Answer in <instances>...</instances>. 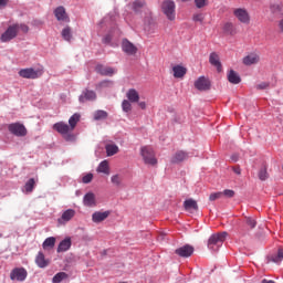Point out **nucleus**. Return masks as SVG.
Masks as SVG:
<instances>
[{
    "label": "nucleus",
    "instance_id": "obj_29",
    "mask_svg": "<svg viewBox=\"0 0 283 283\" xmlns=\"http://www.w3.org/2000/svg\"><path fill=\"white\" fill-rule=\"evenodd\" d=\"M105 150L107 156H116L120 151V148H118V145L116 144H106Z\"/></svg>",
    "mask_w": 283,
    "mask_h": 283
},
{
    "label": "nucleus",
    "instance_id": "obj_3",
    "mask_svg": "<svg viewBox=\"0 0 283 283\" xmlns=\"http://www.w3.org/2000/svg\"><path fill=\"white\" fill-rule=\"evenodd\" d=\"M161 12H164L168 21H176V2L172 0H165L161 3Z\"/></svg>",
    "mask_w": 283,
    "mask_h": 283
},
{
    "label": "nucleus",
    "instance_id": "obj_44",
    "mask_svg": "<svg viewBox=\"0 0 283 283\" xmlns=\"http://www.w3.org/2000/svg\"><path fill=\"white\" fill-rule=\"evenodd\" d=\"M111 181L113 182V185L120 187V185H123V177H120V175H115L111 178Z\"/></svg>",
    "mask_w": 283,
    "mask_h": 283
},
{
    "label": "nucleus",
    "instance_id": "obj_30",
    "mask_svg": "<svg viewBox=\"0 0 283 283\" xmlns=\"http://www.w3.org/2000/svg\"><path fill=\"white\" fill-rule=\"evenodd\" d=\"M223 32L226 34H230V36H234V34H238V31H235V27L231 22H227L223 24Z\"/></svg>",
    "mask_w": 283,
    "mask_h": 283
},
{
    "label": "nucleus",
    "instance_id": "obj_55",
    "mask_svg": "<svg viewBox=\"0 0 283 283\" xmlns=\"http://www.w3.org/2000/svg\"><path fill=\"white\" fill-rule=\"evenodd\" d=\"M8 6V0H0V8Z\"/></svg>",
    "mask_w": 283,
    "mask_h": 283
},
{
    "label": "nucleus",
    "instance_id": "obj_6",
    "mask_svg": "<svg viewBox=\"0 0 283 283\" xmlns=\"http://www.w3.org/2000/svg\"><path fill=\"white\" fill-rule=\"evenodd\" d=\"M19 76L22 78H39L43 76L42 70H34V69H22L19 71Z\"/></svg>",
    "mask_w": 283,
    "mask_h": 283
},
{
    "label": "nucleus",
    "instance_id": "obj_41",
    "mask_svg": "<svg viewBox=\"0 0 283 283\" xmlns=\"http://www.w3.org/2000/svg\"><path fill=\"white\" fill-rule=\"evenodd\" d=\"M140 8H145V1H140V0H135L133 2V10L135 12H138V10H140Z\"/></svg>",
    "mask_w": 283,
    "mask_h": 283
},
{
    "label": "nucleus",
    "instance_id": "obj_21",
    "mask_svg": "<svg viewBox=\"0 0 283 283\" xmlns=\"http://www.w3.org/2000/svg\"><path fill=\"white\" fill-rule=\"evenodd\" d=\"M72 248V239L66 238L62 240L57 247V253H65V251H70Z\"/></svg>",
    "mask_w": 283,
    "mask_h": 283
},
{
    "label": "nucleus",
    "instance_id": "obj_52",
    "mask_svg": "<svg viewBox=\"0 0 283 283\" xmlns=\"http://www.w3.org/2000/svg\"><path fill=\"white\" fill-rule=\"evenodd\" d=\"M103 43H112V35L107 34L104 39H103Z\"/></svg>",
    "mask_w": 283,
    "mask_h": 283
},
{
    "label": "nucleus",
    "instance_id": "obj_45",
    "mask_svg": "<svg viewBox=\"0 0 283 283\" xmlns=\"http://www.w3.org/2000/svg\"><path fill=\"white\" fill-rule=\"evenodd\" d=\"M192 21H195L196 23H202V21H205V14L203 13H195L192 15Z\"/></svg>",
    "mask_w": 283,
    "mask_h": 283
},
{
    "label": "nucleus",
    "instance_id": "obj_32",
    "mask_svg": "<svg viewBox=\"0 0 283 283\" xmlns=\"http://www.w3.org/2000/svg\"><path fill=\"white\" fill-rule=\"evenodd\" d=\"M98 174H105L106 176H109V163L107 160H103L98 167H97Z\"/></svg>",
    "mask_w": 283,
    "mask_h": 283
},
{
    "label": "nucleus",
    "instance_id": "obj_31",
    "mask_svg": "<svg viewBox=\"0 0 283 283\" xmlns=\"http://www.w3.org/2000/svg\"><path fill=\"white\" fill-rule=\"evenodd\" d=\"M78 120H81V114L75 113L69 119V127L74 132L76 125H78Z\"/></svg>",
    "mask_w": 283,
    "mask_h": 283
},
{
    "label": "nucleus",
    "instance_id": "obj_15",
    "mask_svg": "<svg viewBox=\"0 0 283 283\" xmlns=\"http://www.w3.org/2000/svg\"><path fill=\"white\" fill-rule=\"evenodd\" d=\"M53 129L57 132V134H61L62 136H66V134H70V132H73L70 127V125L59 122L53 125Z\"/></svg>",
    "mask_w": 283,
    "mask_h": 283
},
{
    "label": "nucleus",
    "instance_id": "obj_9",
    "mask_svg": "<svg viewBox=\"0 0 283 283\" xmlns=\"http://www.w3.org/2000/svg\"><path fill=\"white\" fill-rule=\"evenodd\" d=\"M195 87L199 92H207L211 90V81L205 76H200L196 82H195Z\"/></svg>",
    "mask_w": 283,
    "mask_h": 283
},
{
    "label": "nucleus",
    "instance_id": "obj_24",
    "mask_svg": "<svg viewBox=\"0 0 283 283\" xmlns=\"http://www.w3.org/2000/svg\"><path fill=\"white\" fill-rule=\"evenodd\" d=\"M126 98H128L130 103H138L140 101V95L136 88H129L126 93Z\"/></svg>",
    "mask_w": 283,
    "mask_h": 283
},
{
    "label": "nucleus",
    "instance_id": "obj_14",
    "mask_svg": "<svg viewBox=\"0 0 283 283\" xmlns=\"http://www.w3.org/2000/svg\"><path fill=\"white\" fill-rule=\"evenodd\" d=\"M122 50L128 56H134V54L138 52V48H136V45H134L129 40H123Z\"/></svg>",
    "mask_w": 283,
    "mask_h": 283
},
{
    "label": "nucleus",
    "instance_id": "obj_42",
    "mask_svg": "<svg viewBox=\"0 0 283 283\" xmlns=\"http://www.w3.org/2000/svg\"><path fill=\"white\" fill-rule=\"evenodd\" d=\"M122 109H123V112H126V113H128V112H130L132 111V102L128 99H124L123 102H122Z\"/></svg>",
    "mask_w": 283,
    "mask_h": 283
},
{
    "label": "nucleus",
    "instance_id": "obj_35",
    "mask_svg": "<svg viewBox=\"0 0 283 283\" xmlns=\"http://www.w3.org/2000/svg\"><path fill=\"white\" fill-rule=\"evenodd\" d=\"M70 277V275H67V273L65 272H59L56 273L53 279H52V282L53 283H61L63 282V280H67Z\"/></svg>",
    "mask_w": 283,
    "mask_h": 283
},
{
    "label": "nucleus",
    "instance_id": "obj_22",
    "mask_svg": "<svg viewBox=\"0 0 283 283\" xmlns=\"http://www.w3.org/2000/svg\"><path fill=\"white\" fill-rule=\"evenodd\" d=\"M85 207H96V196L94 192H87L83 199Z\"/></svg>",
    "mask_w": 283,
    "mask_h": 283
},
{
    "label": "nucleus",
    "instance_id": "obj_1",
    "mask_svg": "<svg viewBox=\"0 0 283 283\" xmlns=\"http://www.w3.org/2000/svg\"><path fill=\"white\" fill-rule=\"evenodd\" d=\"M227 232H220L217 234H212L208 240V249L210 251H218L222 244H224V240H227Z\"/></svg>",
    "mask_w": 283,
    "mask_h": 283
},
{
    "label": "nucleus",
    "instance_id": "obj_47",
    "mask_svg": "<svg viewBox=\"0 0 283 283\" xmlns=\"http://www.w3.org/2000/svg\"><path fill=\"white\" fill-rule=\"evenodd\" d=\"M221 193L222 196H226V198H233V196H235V191L231 189H226Z\"/></svg>",
    "mask_w": 283,
    "mask_h": 283
},
{
    "label": "nucleus",
    "instance_id": "obj_49",
    "mask_svg": "<svg viewBox=\"0 0 283 283\" xmlns=\"http://www.w3.org/2000/svg\"><path fill=\"white\" fill-rule=\"evenodd\" d=\"M271 84L268 82H261L260 84L256 85V90H269V86Z\"/></svg>",
    "mask_w": 283,
    "mask_h": 283
},
{
    "label": "nucleus",
    "instance_id": "obj_18",
    "mask_svg": "<svg viewBox=\"0 0 283 283\" xmlns=\"http://www.w3.org/2000/svg\"><path fill=\"white\" fill-rule=\"evenodd\" d=\"M109 218V211H96L92 214V221L95 222V224H99V222H104V220H107Z\"/></svg>",
    "mask_w": 283,
    "mask_h": 283
},
{
    "label": "nucleus",
    "instance_id": "obj_33",
    "mask_svg": "<svg viewBox=\"0 0 283 283\" xmlns=\"http://www.w3.org/2000/svg\"><path fill=\"white\" fill-rule=\"evenodd\" d=\"M54 244H56V238L54 237H49L44 240V242L42 243V248L44 250L48 249H54Z\"/></svg>",
    "mask_w": 283,
    "mask_h": 283
},
{
    "label": "nucleus",
    "instance_id": "obj_19",
    "mask_svg": "<svg viewBox=\"0 0 283 283\" xmlns=\"http://www.w3.org/2000/svg\"><path fill=\"white\" fill-rule=\"evenodd\" d=\"M186 74H187V67L180 64L172 66V75L175 78H185Z\"/></svg>",
    "mask_w": 283,
    "mask_h": 283
},
{
    "label": "nucleus",
    "instance_id": "obj_17",
    "mask_svg": "<svg viewBox=\"0 0 283 283\" xmlns=\"http://www.w3.org/2000/svg\"><path fill=\"white\" fill-rule=\"evenodd\" d=\"M35 264L36 266H39V269H45L50 266V260L45 259V254H43V252L40 251L35 256Z\"/></svg>",
    "mask_w": 283,
    "mask_h": 283
},
{
    "label": "nucleus",
    "instance_id": "obj_51",
    "mask_svg": "<svg viewBox=\"0 0 283 283\" xmlns=\"http://www.w3.org/2000/svg\"><path fill=\"white\" fill-rule=\"evenodd\" d=\"M109 85H112V82L109 81H103L99 83V87H109Z\"/></svg>",
    "mask_w": 283,
    "mask_h": 283
},
{
    "label": "nucleus",
    "instance_id": "obj_39",
    "mask_svg": "<svg viewBox=\"0 0 283 283\" xmlns=\"http://www.w3.org/2000/svg\"><path fill=\"white\" fill-rule=\"evenodd\" d=\"M107 118V112L105 111H97L94 114V119L95 120H105Z\"/></svg>",
    "mask_w": 283,
    "mask_h": 283
},
{
    "label": "nucleus",
    "instance_id": "obj_50",
    "mask_svg": "<svg viewBox=\"0 0 283 283\" xmlns=\"http://www.w3.org/2000/svg\"><path fill=\"white\" fill-rule=\"evenodd\" d=\"M19 30L24 32V34H28V32H30V27H28L27 24H19Z\"/></svg>",
    "mask_w": 283,
    "mask_h": 283
},
{
    "label": "nucleus",
    "instance_id": "obj_48",
    "mask_svg": "<svg viewBox=\"0 0 283 283\" xmlns=\"http://www.w3.org/2000/svg\"><path fill=\"white\" fill-rule=\"evenodd\" d=\"M222 198V192H212L209 197V200L213 202L214 200H218Z\"/></svg>",
    "mask_w": 283,
    "mask_h": 283
},
{
    "label": "nucleus",
    "instance_id": "obj_36",
    "mask_svg": "<svg viewBox=\"0 0 283 283\" xmlns=\"http://www.w3.org/2000/svg\"><path fill=\"white\" fill-rule=\"evenodd\" d=\"M62 38L64 39V41H67L70 43V41H72V28L65 27L62 30Z\"/></svg>",
    "mask_w": 283,
    "mask_h": 283
},
{
    "label": "nucleus",
    "instance_id": "obj_43",
    "mask_svg": "<svg viewBox=\"0 0 283 283\" xmlns=\"http://www.w3.org/2000/svg\"><path fill=\"white\" fill-rule=\"evenodd\" d=\"M245 224L250 227V229H255V227H258V222L251 217H245Z\"/></svg>",
    "mask_w": 283,
    "mask_h": 283
},
{
    "label": "nucleus",
    "instance_id": "obj_8",
    "mask_svg": "<svg viewBox=\"0 0 283 283\" xmlns=\"http://www.w3.org/2000/svg\"><path fill=\"white\" fill-rule=\"evenodd\" d=\"M8 129L10 134H13V136H25L28 134V129H25V126L20 123H13L8 126Z\"/></svg>",
    "mask_w": 283,
    "mask_h": 283
},
{
    "label": "nucleus",
    "instance_id": "obj_25",
    "mask_svg": "<svg viewBox=\"0 0 283 283\" xmlns=\"http://www.w3.org/2000/svg\"><path fill=\"white\" fill-rule=\"evenodd\" d=\"M96 72L98 74H102V76H112V74H114V69L109 66H103V64H98L96 66Z\"/></svg>",
    "mask_w": 283,
    "mask_h": 283
},
{
    "label": "nucleus",
    "instance_id": "obj_5",
    "mask_svg": "<svg viewBox=\"0 0 283 283\" xmlns=\"http://www.w3.org/2000/svg\"><path fill=\"white\" fill-rule=\"evenodd\" d=\"M233 15L235 17V19H238L240 23H243L244 25H249V23H251V15L245 8L234 9Z\"/></svg>",
    "mask_w": 283,
    "mask_h": 283
},
{
    "label": "nucleus",
    "instance_id": "obj_13",
    "mask_svg": "<svg viewBox=\"0 0 283 283\" xmlns=\"http://www.w3.org/2000/svg\"><path fill=\"white\" fill-rule=\"evenodd\" d=\"M54 17L57 21H61L62 23H70V15H67V12L65 11V7H57L54 10Z\"/></svg>",
    "mask_w": 283,
    "mask_h": 283
},
{
    "label": "nucleus",
    "instance_id": "obj_53",
    "mask_svg": "<svg viewBox=\"0 0 283 283\" xmlns=\"http://www.w3.org/2000/svg\"><path fill=\"white\" fill-rule=\"evenodd\" d=\"M233 171H234V174H237V176H240V174H242V170L240 169L239 166L234 167Z\"/></svg>",
    "mask_w": 283,
    "mask_h": 283
},
{
    "label": "nucleus",
    "instance_id": "obj_7",
    "mask_svg": "<svg viewBox=\"0 0 283 283\" xmlns=\"http://www.w3.org/2000/svg\"><path fill=\"white\" fill-rule=\"evenodd\" d=\"M28 277V271L24 268H15L10 273V280L17 282H24V280Z\"/></svg>",
    "mask_w": 283,
    "mask_h": 283
},
{
    "label": "nucleus",
    "instance_id": "obj_23",
    "mask_svg": "<svg viewBox=\"0 0 283 283\" xmlns=\"http://www.w3.org/2000/svg\"><path fill=\"white\" fill-rule=\"evenodd\" d=\"M256 63H260V55L252 53L243 57V64L244 65H255Z\"/></svg>",
    "mask_w": 283,
    "mask_h": 283
},
{
    "label": "nucleus",
    "instance_id": "obj_56",
    "mask_svg": "<svg viewBox=\"0 0 283 283\" xmlns=\"http://www.w3.org/2000/svg\"><path fill=\"white\" fill-rule=\"evenodd\" d=\"M262 283H275V281L263 279V280H262Z\"/></svg>",
    "mask_w": 283,
    "mask_h": 283
},
{
    "label": "nucleus",
    "instance_id": "obj_54",
    "mask_svg": "<svg viewBox=\"0 0 283 283\" xmlns=\"http://www.w3.org/2000/svg\"><path fill=\"white\" fill-rule=\"evenodd\" d=\"M138 106L140 107V109H147V104L145 102H139Z\"/></svg>",
    "mask_w": 283,
    "mask_h": 283
},
{
    "label": "nucleus",
    "instance_id": "obj_12",
    "mask_svg": "<svg viewBox=\"0 0 283 283\" xmlns=\"http://www.w3.org/2000/svg\"><path fill=\"white\" fill-rule=\"evenodd\" d=\"M193 247L186 244L175 250L176 255L179 258H191L193 255Z\"/></svg>",
    "mask_w": 283,
    "mask_h": 283
},
{
    "label": "nucleus",
    "instance_id": "obj_40",
    "mask_svg": "<svg viewBox=\"0 0 283 283\" xmlns=\"http://www.w3.org/2000/svg\"><path fill=\"white\" fill-rule=\"evenodd\" d=\"M195 6L199 10H202V8H207V6H209V0H195Z\"/></svg>",
    "mask_w": 283,
    "mask_h": 283
},
{
    "label": "nucleus",
    "instance_id": "obj_20",
    "mask_svg": "<svg viewBox=\"0 0 283 283\" xmlns=\"http://www.w3.org/2000/svg\"><path fill=\"white\" fill-rule=\"evenodd\" d=\"M96 98V92L84 90L83 93L80 95V103H85L87 101H94Z\"/></svg>",
    "mask_w": 283,
    "mask_h": 283
},
{
    "label": "nucleus",
    "instance_id": "obj_26",
    "mask_svg": "<svg viewBox=\"0 0 283 283\" xmlns=\"http://www.w3.org/2000/svg\"><path fill=\"white\" fill-rule=\"evenodd\" d=\"M228 81L229 83H232V85H238L242 82V78L235 71L230 70V72L228 73Z\"/></svg>",
    "mask_w": 283,
    "mask_h": 283
},
{
    "label": "nucleus",
    "instance_id": "obj_2",
    "mask_svg": "<svg viewBox=\"0 0 283 283\" xmlns=\"http://www.w3.org/2000/svg\"><path fill=\"white\" fill-rule=\"evenodd\" d=\"M140 154L145 165H150L151 167H156V165H158V159H156V153H154V149L151 147H142Z\"/></svg>",
    "mask_w": 283,
    "mask_h": 283
},
{
    "label": "nucleus",
    "instance_id": "obj_27",
    "mask_svg": "<svg viewBox=\"0 0 283 283\" xmlns=\"http://www.w3.org/2000/svg\"><path fill=\"white\" fill-rule=\"evenodd\" d=\"M184 207H185L186 211L193 213V211L198 210V202L193 199H188L184 202Z\"/></svg>",
    "mask_w": 283,
    "mask_h": 283
},
{
    "label": "nucleus",
    "instance_id": "obj_16",
    "mask_svg": "<svg viewBox=\"0 0 283 283\" xmlns=\"http://www.w3.org/2000/svg\"><path fill=\"white\" fill-rule=\"evenodd\" d=\"M209 63L213 67H217V72H222V62H220V55H218V53H210Z\"/></svg>",
    "mask_w": 283,
    "mask_h": 283
},
{
    "label": "nucleus",
    "instance_id": "obj_11",
    "mask_svg": "<svg viewBox=\"0 0 283 283\" xmlns=\"http://www.w3.org/2000/svg\"><path fill=\"white\" fill-rule=\"evenodd\" d=\"M74 216H76V210L74 209H67L65 210L61 218L57 219V224L60 227H65L66 222H70V220H72V218H74Z\"/></svg>",
    "mask_w": 283,
    "mask_h": 283
},
{
    "label": "nucleus",
    "instance_id": "obj_37",
    "mask_svg": "<svg viewBox=\"0 0 283 283\" xmlns=\"http://www.w3.org/2000/svg\"><path fill=\"white\" fill-rule=\"evenodd\" d=\"M259 179H261L262 181L269 179V171H268L266 165H263V166L260 168V170H259Z\"/></svg>",
    "mask_w": 283,
    "mask_h": 283
},
{
    "label": "nucleus",
    "instance_id": "obj_46",
    "mask_svg": "<svg viewBox=\"0 0 283 283\" xmlns=\"http://www.w3.org/2000/svg\"><path fill=\"white\" fill-rule=\"evenodd\" d=\"M93 178H94V175L87 174L86 176H84L82 178V181L84 182V185H90V182H92Z\"/></svg>",
    "mask_w": 283,
    "mask_h": 283
},
{
    "label": "nucleus",
    "instance_id": "obj_10",
    "mask_svg": "<svg viewBox=\"0 0 283 283\" xmlns=\"http://www.w3.org/2000/svg\"><path fill=\"white\" fill-rule=\"evenodd\" d=\"M185 160H189V153L185 150L176 151L170 158L172 165H179V163H185Z\"/></svg>",
    "mask_w": 283,
    "mask_h": 283
},
{
    "label": "nucleus",
    "instance_id": "obj_38",
    "mask_svg": "<svg viewBox=\"0 0 283 283\" xmlns=\"http://www.w3.org/2000/svg\"><path fill=\"white\" fill-rule=\"evenodd\" d=\"M35 185H36V181L34 180V178L29 179L24 185V189L27 193H32Z\"/></svg>",
    "mask_w": 283,
    "mask_h": 283
},
{
    "label": "nucleus",
    "instance_id": "obj_34",
    "mask_svg": "<svg viewBox=\"0 0 283 283\" xmlns=\"http://www.w3.org/2000/svg\"><path fill=\"white\" fill-rule=\"evenodd\" d=\"M283 10V4L281 2H274L270 4V11L272 14H280Z\"/></svg>",
    "mask_w": 283,
    "mask_h": 283
},
{
    "label": "nucleus",
    "instance_id": "obj_4",
    "mask_svg": "<svg viewBox=\"0 0 283 283\" xmlns=\"http://www.w3.org/2000/svg\"><path fill=\"white\" fill-rule=\"evenodd\" d=\"M17 34H19V24L9 25L6 32L1 34L0 41L8 43L12 41V39H17Z\"/></svg>",
    "mask_w": 283,
    "mask_h": 283
},
{
    "label": "nucleus",
    "instance_id": "obj_28",
    "mask_svg": "<svg viewBox=\"0 0 283 283\" xmlns=\"http://www.w3.org/2000/svg\"><path fill=\"white\" fill-rule=\"evenodd\" d=\"M282 260H283V248H280L276 254H272L271 256L268 258V262H274V264H280Z\"/></svg>",
    "mask_w": 283,
    "mask_h": 283
},
{
    "label": "nucleus",
    "instance_id": "obj_57",
    "mask_svg": "<svg viewBox=\"0 0 283 283\" xmlns=\"http://www.w3.org/2000/svg\"><path fill=\"white\" fill-rule=\"evenodd\" d=\"M182 2L191 1V0H181Z\"/></svg>",
    "mask_w": 283,
    "mask_h": 283
}]
</instances>
